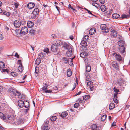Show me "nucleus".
<instances>
[{
	"label": "nucleus",
	"mask_w": 130,
	"mask_h": 130,
	"mask_svg": "<svg viewBox=\"0 0 130 130\" xmlns=\"http://www.w3.org/2000/svg\"><path fill=\"white\" fill-rule=\"evenodd\" d=\"M9 95H10L13 94L14 96H17L19 95V92L13 89L12 88H10L9 89Z\"/></svg>",
	"instance_id": "f257e3e1"
},
{
	"label": "nucleus",
	"mask_w": 130,
	"mask_h": 130,
	"mask_svg": "<svg viewBox=\"0 0 130 130\" xmlns=\"http://www.w3.org/2000/svg\"><path fill=\"white\" fill-rule=\"evenodd\" d=\"M39 9L38 8L35 9L31 15V17L34 19L36 17L37 15L39 13Z\"/></svg>",
	"instance_id": "f03ea898"
},
{
	"label": "nucleus",
	"mask_w": 130,
	"mask_h": 130,
	"mask_svg": "<svg viewBox=\"0 0 130 130\" xmlns=\"http://www.w3.org/2000/svg\"><path fill=\"white\" fill-rule=\"evenodd\" d=\"M113 55L115 57L116 60L118 61H121L122 60V57L121 55L115 52L113 54Z\"/></svg>",
	"instance_id": "7ed1b4c3"
},
{
	"label": "nucleus",
	"mask_w": 130,
	"mask_h": 130,
	"mask_svg": "<svg viewBox=\"0 0 130 130\" xmlns=\"http://www.w3.org/2000/svg\"><path fill=\"white\" fill-rule=\"evenodd\" d=\"M100 28L102 32H104L107 33L108 32V29L106 27V25L105 24H101L100 26Z\"/></svg>",
	"instance_id": "20e7f679"
},
{
	"label": "nucleus",
	"mask_w": 130,
	"mask_h": 130,
	"mask_svg": "<svg viewBox=\"0 0 130 130\" xmlns=\"http://www.w3.org/2000/svg\"><path fill=\"white\" fill-rule=\"evenodd\" d=\"M25 122L24 118L22 117L18 118L17 119V123L18 124H23Z\"/></svg>",
	"instance_id": "39448f33"
},
{
	"label": "nucleus",
	"mask_w": 130,
	"mask_h": 130,
	"mask_svg": "<svg viewBox=\"0 0 130 130\" xmlns=\"http://www.w3.org/2000/svg\"><path fill=\"white\" fill-rule=\"evenodd\" d=\"M20 21L18 20L15 21L13 23L14 26L16 28H19L21 26Z\"/></svg>",
	"instance_id": "423d86ee"
},
{
	"label": "nucleus",
	"mask_w": 130,
	"mask_h": 130,
	"mask_svg": "<svg viewBox=\"0 0 130 130\" xmlns=\"http://www.w3.org/2000/svg\"><path fill=\"white\" fill-rule=\"evenodd\" d=\"M18 63L19 65V66L18 70L19 71L21 72L23 70V69L22 67V65L21 63V60H19L18 61Z\"/></svg>",
	"instance_id": "0eeeda50"
},
{
	"label": "nucleus",
	"mask_w": 130,
	"mask_h": 130,
	"mask_svg": "<svg viewBox=\"0 0 130 130\" xmlns=\"http://www.w3.org/2000/svg\"><path fill=\"white\" fill-rule=\"evenodd\" d=\"M51 50L53 52H57L58 50L57 46L55 44H53L51 46Z\"/></svg>",
	"instance_id": "6e6552de"
},
{
	"label": "nucleus",
	"mask_w": 130,
	"mask_h": 130,
	"mask_svg": "<svg viewBox=\"0 0 130 130\" xmlns=\"http://www.w3.org/2000/svg\"><path fill=\"white\" fill-rule=\"evenodd\" d=\"M41 55H42V53H41L39 54L38 55L39 58H37L35 61V64L37 65H39L41 62V60L40 59V58H41Z\"/></svg>",
	"instance_id": "1a4fd4ad"
},
{
	"label": "nucleus",
	"mask_w": 130,
	"mask_h": 130,
	"mask_svg": "<svg viewBox=\"0 0 130 130\" xmlns=\"http://www.w3.org/2000/svg\"><path fill=\"white\" fill-rule=\"evenodd\" d=\"M21 31L23 34H26L28 32V29L27 27H24L22 28Z\"/></svg>",
	"instance_id": "9d476101"
},
{
	"label": "nucleus",
	"mask_w": 130,
	"mask_h": 130,
	"mask_svg": "<svg viewBox=\"0 0 130 130\" xmlns=\"http://www.w3.org/2000/svg\"><path fill=\"white\" fill-rule=\"evenodd\" d=\"M118 44L119 47H126L125 41L123 40H120L118 42Z\"/></svg>",
	"instance_id": "9b49d317"
},
{
	"label": "nucleus",
	"mask_w": 130,
	"mask_h": 130,
	"mask_svg": "<svg viewBox=\"0 0 130 130\" xmlns=\"http://www.w3.org/2000/svg\"><path fill=\"white\" fill-rule=\"evenodd\" d=\"M126 47H119V52L121 54H123L125 52Z\"/></svg>",
	"instance_id": "f8f14e48"
},
{
	"label": "nucleus",
	"mask_w": 130,
	"mask_h": 130,
	"mask_svg": "<svg viewBox=\"0 0 130 130\" xmlns=\"http://www.w3.org/2000/svg\"><path fill=\"white\" fill-rule=\"evenodd\" d=\"M18 104L19 107L20 108H22L24 105V101L20 100L18 101Z\"/></svg>",
	"instance_id": "ddd939ff"
},
{
	"label": "nucleus",
	"mask_w": 130,
	"mask_h": 130,
	"mask_svg": "<svg viewBox=\"0 0 130 130\" xmlns=\"http://www.w3.org/2000/svg\"><path fill=\"white\" fill-rule=\"evenodd\" d=\"M42 130H49V127L47 124H43L41 127Z\"/></svg>",
	"instance_id": "4468645a"
},
{
	"label": "nucleus",
	"mask_w": 130,
	"mask_h": 130,
	"mask_svg": "<svg viewBox=\"0 0 130 130\" xmlns=\"http://www.w3.org/2000/svg\"><path fill=\"white\" fill-rule=\"evenodd\" d=\"M68 50V51L67 52L66 54L68 57H69L72 54V51L71 47Z\"/></svg>",
	"instance_id": "2eb2a0df"
},
{
	"label": "nucleus",
	"mask_w": 130,
	"mask_h": 130,
	"mask_svg": "<svg viewBox=\"0 0 130 130\" xmlns=\"http://www.w3.org/2000/svg\"><path fill=\"white\" fill-rule=\"evenodd\" d=\"M88 53L87 52H82L80 54V56L81 57L84 58L88 56Z\"/></svg>",
	"instance_id": "dca6fc26"
},
{
	"label": "nucleus",
	"mask_w": 130,
	"mask_h": 130,
	"mask_svg": "<svg viewBox=\"0 0 130 130\" xmlns=\"http://www.w3.org/2000/svg\"><path fill=\"white\" fill-rule=\"evenodd\" d=\"M42 89L45 93H50L52 92V90L47 89V87L45 86L43 87Z\"/></svg>",
	"instance_id": "f3484780"
},
{
	"label": "nucleus",
	"mask_w": 130,
	"mask_h": 130,
	"mask_svg": "<svg viewBox=\"0 0 130 130\" xmlns=\"http://www.w3.org/2000/svg\"><path fill=\"white\" fill-rule=\"evenodd\" d=\"M35 5L32 3L30 2L27 5V7L29 9H32L35 6Z\"/></svg>",
	"instance_id": "a211bd4d"
},
{
	"label": "nucleus",
	"mask_w": 130,
	"mask_h": 130,
	"mask_svg": "<svg viewBox=\"0 0 130 130\" xmlns=\"http://www.w3.org/2000/svg\"><path fill=\"white\" fill-rule=\"evenodd\" d=\"M15 31L17 36H21L22 33L21 30L18 29H17Z\"/></svg>",
	"instance_id": "6ab92c4d"
},
{
	"label": "nucleus",
	"mask_w": 130,
	"mask_h": 130,
	"mask_svg": "<svg viewBox=\"0 0 130 130\" xmlns=\"http://www.w3.org/2000/svg\"><path fill=\"white\" fill-rule=\"evenodd\" d=\"M96 29L94 28H91L89 31V33L90 34L92 35L96 32Z\"/></svg>",
	"instance_id": "aec40b11"
},
{
	"label": "nucleus",
	"mask_w": 130,
	"mask_h": 130,
	"mask_svg": "<svg viewBox=\"0 0 130 130\" xmlns=\"http://www.w3.org/2000/svg\"><path fill=\"white\" fill-rule=\"evenodd\" d=\"M7 118L9 120L12 121L15 119V117L12 115H9L7 116Z\"/></svg>",
	"instance_id": "412c9836"
},
{
	"label": "nucleus",
	"mask_w": 130,
	"mask_h": 130,
	"mask_svg": "<svg viewBox=\"0 0 130 130\" xmlns=\"http://www.w3.org/2000/svg\"><path fill=\"white\" fill-rule=\"evenodd\" d=\"M24 107L26 108H28L29 106V104L28 101L26 100H24Z\"/></svg>",
	"instance_id": "4be33fe9"
},
{
	"label": "nucleus",
	"mask_w": 130,
	"mask_h": 130,
	"mask_svg": "<svg viewBox=\"0 0 130 130\" xmlns=\"http://www.w3.org/2000/svg\"><path fill=\"white\" fill-rule=\"evenodd\" d=\"M87 41L84 40H82L80 43V44L81 46L84 47H86L87 45Z\"/></svg>",
	"instance_id": "5701e85b"
},
{
	"label": "nucleus",
	"mask_w": 130,
	"mask_h": 130,
	"mask_svg": "<svg viewBox=\"0 0 130 130\" xmlns=\"http://www.w3.org/2000/svg\"><path fill=\"white\" fill-rule=\"evenodd\" d=\"M34 25V23L31 21H29L27 23V26L29 28H31Z\"/></svg>",
	"instance_id": "b1692460"
},
{
	"label": "nucleus",
	"mask_w": 130,
	"mask_h": 130,
	"mask_svg": "<svg viewBox=\"0 0 130 130\" xmlns=\"http://www.w3.org/2000/svg\"><path fill=\"white\" fill-rule=\"evenodd\" d=\"M57 44L58 45H61L63 44V42L62 40L58 39L56 41Z\"/></svg>",
	"instance_id": "393cba45"
},
{
	"label": "nucleus",
	"mask_w": 130,
	"mask_h": 130,
	"mask_svg": "<svg viewBox=\"0 0 130 130\" xmlns=\"http://www.w3.org/2000/svg\"><path fill=\"white\" fill-rule=\"evenodd\" d=\"M100 9L102 11L104 12L106 9V7L104 5H102L100 6Z\"/></svg>",
	"instance_id": "a878e982"
},
{
	"label": "nucleus",
	"mask_w": 130,
	"mask_h": 130,
	"mask_svg": "<svg viewBox=\"0 0 130 130\" xmlns=\"http://www.w3.org/2000/svg\"><path fill=\"white\" fill-rule=\"evenodd\" d=\"M110 32H111L110 34L113 37H115L117 36V33L114 30H113L111 31H110Z\"/></svg>",
	"instance_id": "bb28decb"
},
{
	"label": "nucleus",
	"mask_w": 130,
	"mask_h": 130,
	"mask_svg": "<svg viewBox=\"0 0 130 130\" xmlns=\"http://www.w3.org/2000/svg\"><path fill=\"white\" fill-rule=\"evenodd\" d=\"M72 75V71L71 70L69 69L67 70V76L68 77H70Z\"/></svg>",
	"instance_id": "cd10ccee"
},
{
	"label": "nucleus",
	"mask_w": 130,
	"mask_h": 130,
	"mask_svg": "<svg viewBox=\"0 0 130 130\" xmlns=\"http://www.w3.org/2000/svg\"><path fill=\"white\" fill-rule=\"evenodd\" d=\"M63 47H64L66 49H67L68 50L70 48L69 45L66 43L63 42Z\"/></svg>",
	"instance_id": "c85d7f7f"
},
{
	"label": "nucleus",
	"mask_w": 130,
	"mask_h": 130,
	"mask_svg": "<svg viewBox=\"0 0 130 130\" xmlns=\"http://www.w3.org/2000/svg\"><path fill=\"white\" fill-rule=\"evenodd\" d=\"M115 107V105L113 103H111L109 106V108L110 110L113 109Z\"/></svg>",
	"instance_id": "c756f323"
},
{
	"label": "nucleus",
	"mask_w": 130,
	"mask_h": 130,
	"mask_svg": "<svg viewBox=\"0 0 130 130\" xmlns=\"http://www.w3.org/2000/svg\"><path fill=\"white\" fill-rule=\"evenodd\" d=\"M120 16L118 14L115 13L112 15V17L114 19H117L120 17Z\"/></svg>",
	"instance_id": "7c9ffc66"
},
{
	"label": "nucleus",
	"mask_w": 130,
	"mask_h": 130,
	"mask_svg": "<svg viewBox=\"0 0 130 130\" xmlns=\"http://www.w3.org/2000/svg\"><path fill=\"white\" fill-rule=\"evenodd\" d=\"M3 14L7 16H9L10 15V12L6 11L5 10H3L2 13Z\"/></svg>",
	"instance_id": "2f4dec72"
},
{
	"label": "nucleus",
	"mask_w": 130,
	"mask_h": 130,
	"mask_svg": "<svg viewBox=\"0 0 130 130\" xmlns=\"http://www.w3.org/2000/svg\"><path fill=\"white\" fill-rule=\"evenodd\" d=\"M90 98V96L89 95H86L83 97V100L86 101Z\"/></svg>",
	"instance_id": "473e14b6"
},
{
	"label": "nucleus",
	"mask_w": 130,
	"mask_h": 130,
	"mask_svg": "<svg viewBox=\"0 0 130 130\" xmlns=\"http://www.w3.org/2000/svg\"><path fill=\"white\" fill-rule=\"evenodd\" d=\"M91 67L90 66L87 65L86 66V71L87 72H90L91 70Z\"/></svg>",
	"instance_id": "72a5a7b5"
},
{
	"label": "nucleus",
	"mask_w": 130,
	"mask_h": 130,
	"mask_svg": "<svg viewBox=\"0 0 130 130\" xmlns=\"http://www.w3.org/2000/svg\"><path fill=\"white\" fill-rule=\"evenodd\" d=\"M68 115V113L67 112V111H66L63 112L60 116L61 117H66Z\"/></svg>",
	"instance_id": "f704fd0d"
},
{
	"label": "nucleus",
	"mask_w": 130,
	"mask_h": 130,
	"mask_svg": "<svg viewBox=\"0 0 130 130\" xmlns=\"http://www.w3.org/2000/svg\"><path fill=\"white\" fill-rule=\"evenodd\" d=\"M114 63H112L113 67L116 70H118L119 68L118 66L116 63L114 64Z\"/></svg>",
	"instance_id": "c9c22d12"
},
{
	"label": "nucleus",
	"mask_w": 130,
	"mask_h": 130,
	"mask_svg": "<svg viewBox=\"0 0 130 130\" xmlns=\"http://www.w3.org/2000/svg\"><path fill=\"white\" fill-rule=\"evenodd\" d=\"M129 17V16L128 15H126L125 14H122L120 18H122V19H123L124 18H128Z\"/></svg>",
	"instance_id": "e433bc0d"
},
{
	"label": "nucleus",
	"mask_w": 130,
	"mask_h": 130,
	"mask_svg": "<svg viewBox=\"0 0 130 130\" xmlns=\"http://www.w3.org/2000/svg\"><path fill=\"white\" fill-rule=\"evenodd\" d=\"M57 119L56 116H52L50 118V120L51 121H55Z\"/></svg>",
	"instance_id": "4c0bfd02"
},
{
	"label": "nucleus",
	"mask_w": 130,
	"mask_h": 130,
	"mask_svg": "<svg viewBox=\"0 0 130 130\" xmlns=\"http://www.w3.org/2000/svg\"><path fill=\"white\" fill-rule=\"evenodd\" d=\"M107 115H104L102 116L101 117V120L103 121H104L106 118Z\"/></svg>",
	"instance_id": "58836bf2"
},
{
	"label": "nucleus",
	"mask_w": 130,
	"mask_h": 130,
	"mask_svg": "<svg viewBox=\"0 0 130 130\" xmlns=\"http://www.w3.org/2000/svg\"><path fill=\"white\" fill-rule=\"evenodd\" d=\"M19 95H17V96H18L19 98H20V99H24V95H21L20 94V93L19 92Z\"/></svg>",
	"instance_id": "ea45409f"
},
{
	"label": "nucleus",
	"mask_w": 130,
	"mask_h": 130,
	"mask_svg": "<svg viewBox=\"0 0 130 130\" xmlns=\"http://www.w3.org/2000/svg\"><path fill=\"white\" fill-rule=\"evenodd\" d=\"M0 118L2 119H6V117L1 112H0Z\"/></svg>",
	"instance_id": "a19ab883"
},
{
	"label": "nucleus",
	"mask_w": 130,
	"mask_h": 130,
	"mask_svg": "<svg viewBox=\"0 0 130 130\" xmlns=\"http://www.w3.org/2000/svg\"><path fill=\"white\" fill-rule=\"evenodd\" d=\"M5 65L2 62H0V68L3 69L4 68Z\"/></svg>",
	"instance_id": "79ce46f5"
},
{
	"label": "nucleus",
	"mask_w": 130,
	"mask_h": 130,
	"mask_svg": "<svg viewBox=\"0 0 130 130\" xmlns=\"http://www.w3.org/2000/svg\"><path fill=\"white\" fill-rule=\"evenodd\" d=\"M89 37L87 35H85L83 38V40H84L87 41V40L89 39Z\"/></svg>",
	"instance_id": "37998d69"
},
{
	"label": "nucleus",
	"mask_w": 130,
	"mask_h": 130,
	"mask_svg": "<svg viewBox=\"0 0 130 130\" xmlns=\"http://www.w3.org/2000/svg\"><path fill=\"white\" fill-rule=\"evenodd\" d=\"M92 4L93 6H95L96 8H98L100 7L98 4L96 3H93Z\"/></svg>",
	"instance_id": "c03bdc74"
},
{
	"label": "nucleus",
	"mask_w": 130,
	"mask_h": 130,
	"mask_svg": "<svg viewBox=\"0 0 130 130\" xmlns=\"http://www.w3.org/2000/svg\"><path fill=\"white\" fill-rule=\"evenodd\" d=\"M11 74L14 77H15L17 76L18 74L15 72H12L11 73Z\"/></svg>",
	"instance_id": "a18cd8bd"
},
{
	"label": "nucleus",
	"mask_w": 130,
	"mask_h": 130,
	"mask_svg": "<svg viewBox=\"0 0 130 130\" xmlns=\"http://www.w3.org/2000/svg\"><path fill=\"white\" fill-rule=\"evenodd\" d=\"M44 52L48 54L49 53V49L47 48H46L44 50Z\"/></svg>",
	"instance_id": "49530a36"
},
{
	"label": "nucleus",
	"mask_w": 130,
	"mask_h": 130,
	"mask_svg": "<svg viewBox=\"0 0 130 130\" xmlns=\"http://www.w3.org/2000/svg\"><path fill=\"white\" fill-rule=\"evenodd\" d=\"M58 90V88L57 86H54L52 88V89L51 90L52 91H56L57 90Z\"/></svg>",
	"instance_id": "de8ad7c7"
},
{
	"label": "nucleus",
	"mask_w": 130,
	"mask_h": 130,
	"mask_svg": "<svg viewBox=\"0 0 130 130\" xmlns=\"http://www.w3.org/2000/svg\"><path fill=\"white\" fill-rule=\"evenodd\" d=\"M93 83L92 82V81H91L90 82H88L87 83V85H88V86H91L92 85Z\"/></svg>",
	"instance_id": "09e8293b"
},
{
	"label": "nucleus",
	"mask_w": 130,
	"mask_h": 130,
	"mask_svg": "<svg viewBox=\"0 0 130 130\" xmlns=\"http://www.w3.org/2000/svg\"><path fill=\"white\" fill-rule=\"evenodd\" d=\"M63 60L65 63H67L69 61V60H68V59L67 58H66L64 57H63Z\"/></svg>",
	"instance_id": "8fccbe9b"
},
{
	"label": "nucleus",
	"mask_w": 130,
	"mask_h": 130,
	"mask_svg": "<svg viewBox=\"0 0 130 130\" xmlns=\"http://www.w3.org/2000/svg\"><path fill=\"white\" fill-rule=\"evenodd\" d=\"M79 104L78 103H76L74 104V107L75 108L78 107L79 106Z\"/></svg>",
	"instance_id": "3c124183"
},
{
	"label": "nucleus",
	"mask_w": 130,
	"mask_h": 130,
	"mask_svg": "<svg viewBox=\"0 0 130 130\" xmlns=\"http://www.w3.org/2000/svg\"><path fill=\"white\" fill-rule=\"evenodd\" d=\"M2 71L4 72H7L8 73H9V70L6 69H2Z\"/></svg>",
	"instance_id": "603ef678"
},
{
	"label": "nucleus",
	"mask_w": 130,
	"mask_h": 130,
	"mask_svg": "<svg viewBox=\"0 0 130 130\" xmlns=\"http://www.w3.org/2000/svg\"><path fill=\"white\" fill-rule=\"evenodd\" d=\"M19 5V4H18V3H15L14 4V5L16 9H17L18 6Z\"/></svg>",
	"instance_id": "864d4df0"
},
{
	"label": "nucleus",
	"mask_w": 130,
	"mask_h": 130,
	"mask_svg": "<svg viewBox=\"0 0 130 130\" xmlns=\"http://www.w3.org/2000/svg\"><path fill=\"white\" fill-rule=\"evenodd\" d=\"M29 110V108H28L24 109V111L25 113H27L28 112V110Z\"/></svg>",
	"instance_id": "5fc2aeb1"
},
{
	"label": "nucleus",
	"mask_w": 130,
	"mask_h": 130,
	"mask_svg": "<svg viewBox=\"0 0 130 130\" xmlns=\"http://www.w3.org/2000/svg\"><path fill=\"white\" fill-rule=\"evenodd\" d=\"M114 91L116 93H118V92H119V90L116 89L115 88H114L113 89Z\"/></svg>",
	"instance_id": "6e6d98bb"
},
{
	"label": "nucleus",
	"mask_w": 130,
	"mask_h": 130,
	"mask_svg": "<svg viewBox=\"0 0 130 130\" xmlns=\"http://www.w3.org/2000/svg\"><path fill=\"white\" fill-rule=\"evenodd\" d=\"M101 4H103L105 2V0H99Z\"/></svg>",
	"instance_id": "4d7b16f0"
},
{
	"label": "nucleus",
	"mask_w": 130,
	"mask_h": 130,
	"mask_svg": "<svg viewBox=\"0 0 130 130\" xmlns=\"http://www.w3.org/2000/svg\"><path fill=\"white\" fill-rule=\"evenodd\" d=\"M3 36L2 34H0V40H2L3 38Z\"/></svg>",
	"instance_id": "13d9d810"
},
{
	"label": "nucleus",
	"mask_w": 130,
	"mask_h": 130,
	"mask_svg": "<svg viewBox=\"0 0 130 130\" xmlns=\"http://www.w3.org/2000/svg\"><path fill=\"white\" fill-rule=\"evenodd\" d=\"M38 68H35V72L36 73H37L38 72Z\"/></svg>",
	"instance_id": "bf43d9fd"
},
{
	"label": "nucleus",
	"mask_w": 130,
	"mask_h": 130,
	"mask_svg": "<svg viewBox=\"0 0 130 130\" xmlns=\"http://www.w3.org/2000/svg\"><path fill=\"white\" fill-rule=\"evenodd\" d=\"M113 100L115 103H118V101L117 99H116V98H113Z\"/></svg>",
	"instance_id": "052dcab7"
},
{
	"label": "nucleus",
	"mask_w": 130,
	"mask_h": 130,
	"mask_svg": "<svg viewBox=\"0 0 130 130\" xmlns=\"http://www.w3.org/2000/svg\"><path fill=\"white\" fill-rule=\"evenodd\" d=\"M78 100L80 103H83L84 102V101H82V100L80 99H79Z\"/></svg>",
	"instance_id": "680f3d73"
},
{
	"label": "nucleus",
	"mask_w": 130,
	"mask_h": 130,
	"mask_svg": "<svg viewBox=\"0 0 130 130\" xmlns=\"http://www.w3.org/2000/svg\"><path fill=\"white\" fill-rule=\"evenodd\" d=\"M56 6V8L57 9V10L59 12V13H60V8L58 7L57 6Z\"/></svg>",
	"instance_id": "e2e57ef3"
},
{
	"label": "nucleus",
	"mask_w": 130,
	"mask_h": 130,
	"mask_svg": "<svg viewBox=\"0 0 130 130\" xmlns=\"http://www.w3.org/2000/svg\"><path fill=\"white\" fill-rule=\"evenodd\" d=\"M95 89V87H92L90 88V89L91 91H92L94 89Z\"/></svg>",
	"instance_id": "0e129e2a"
},
{
	"label": "nucleus",
	"mask_w": 130,
	"mask_h": 130,
	"mask_svg": "<svg viewBox=\"0 0 130 130\" xmlns=\"http://www.w3.org/2000/svg\"><path fill=\"white\" fill-rule=\"evenodd\" d=\"M34 31H34V29H31L30 31L29 32H30V33L33 34L34 33Z\"/></svg>",
	"instance_id": "69168bd1"
},
{
	"label": "nucleus",
	"mask_w": 130,
	"mask_h": 130,
	"mask_svg": "<svg viewBox=\"0 0 130 130\" xmlns=\"http://www.w3.org/2000/svg\"><path fill=\"white\" fill-rule=\"evenodd\" d=\"M74 86L73 87V88L72 89V91L75 88V87H76V83H75L74 84Z\"/></svg>",
	"instance_id": "338daca9"
},
{
	"label": "nucleus",
	"mask_w": 130,
	"mask_h": 130,
	"mask_svg": "<svg viewBox=\"0 0 130 130\" xmlns=\"http://www.w3.org/2000/svg\"><path fill=\"white\" fill-rule=\"evenodd\" d=\"M116 123L115 122H114L112 124V126L113 127V126H116Z\"/></svg>",
	"instance_id": "774afa93"
}]
</instances>
